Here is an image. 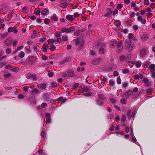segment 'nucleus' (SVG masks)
Wrapping results in <instances>:
<instances>
[{
	"label": "nucleus",
	"instance_id": "f257e3e1",
	"mask_svg": "<svg viewBox=\"0 0 155 155\" xmlns=\"http://www.w3.org/2000/svg\"><path fill=\"white\" fill-rule=\"evenodd\" d=\"M134 47V45L132 44L131 40H126L125 43V48L126 50L130 51L132 50Z\"/></svg>",
	"mask_w": 155,
	"mask_h": 155
},
{
	"label": "nucleus",
	"instance_id": "f03ea898",
	"mask_svg": "<svg viewBox=\"0 0 155 155\" xmlns=\"http://www.w3.org/2000/svg\"><path fill=\"white\" fill-rule=\"evenodd\" d=\"M74 30V28L73 27H71L68 28L63 29H62L61 33L66 32V33H70L73 31Z\"/></svg>",
	"mask_w": 155,
	"mask_h": 155
},
{
	"label": "nucleus",
	"instance_id": "7ed1b4c3",
	"mask_svg": "<svg viewBox=\"0 0 155 155\" xmlns=\"http://www.w3.org/2000/svg\"><path fill=\"white\" fill-rule=\"evenodd\" d=\"M84 40L83 38H78L76 40V45H79L80 48H81L84 45Z\"/></svg>",
	"mask_w": 155,
	"mask_h": 155
},
{
	"label": "nucleus",
	"instance_id": "20e7f679",
	"mask_svg": "<svg viewBox=\"0 0 155 155\" xmlns=\"http://www.w3.org/2000/svg\"><path fill=\"white\" fill-rule=\"evenodd\" d=\"M123 44V42L122 41H120L117 43V51L118 53H120L122 50L123 47L122 46Z\"/></svg>",
	"mask_w": 155,
	"mask_h": 155
},
{
	"label": "nucleus",
	"instance_id": "39448f33",
	"mask_svg": "<svg viewBox=\"0 0 155 155\" xmlns=\"http://www.w3.org/2000/svg\"><path fill=\"white\" fill-rule=\"evenodd\" d=\"M64 75H66L67 77H72L74 76V72L72 70H69L67 73H65L63 74Z\"/></svg>",
	"mask_w": 155,
	"mask_h": 155
},
{
	"label": "nucleus",
	"instance_id": "423d86ee",
	"mask_svg": "<svg viewBox=\"0 0 155 155\" xmlns=\"http://www.w3.org/2000/svg\"><path fill=\"white\" fill-rule=\"evenodd\" d=\"M60 40L59 38H57V39H50L48 40V42L49 44H56L58 42H59Z\"/></svg>",
	"mask_w": 155,
	"mask_h": 155
},
{
	"label": "nucleus",
	"instance_id": "0eeeda50",
	"mask_svg": "<svg viewBox=\"0 0 155 155\" xmlns=\"http://www.w3.org/2000/svg\"><path fill=\"white\" fill-rule=\"evenodd\" d=\"M130 132H131L130 133V135L131 137H132V139L133 141V142H134V143H135V142L136 141V139L134 136V134H133V129H132V128L131 127H130Z\"/></svg>",
	"mask_w": 155,
	"mask_h": 155
},
{
	"label": "nucleus",
	"instance_id": "6e6552de",
	"mask_svg": "<svg viewBox=\"0 0 155 155\" xmlns=\"http://www.w3.org/2000/svg\"><path fill=\"white\" fill-rule=\"evenodd\" d=\"M66 18L68 21H73L74 19L73 15H68L66 16Z\"/></svg>",
	"mask_w": 155,
	"mask_h": 155
},
{
	"label": "nucleus",
	"instance_id": "1a4fd4ad",
	"mask_svg": "<svg viewBox=\"0 0 155 155\" xmlns=\"http://www.w3.org/2000/svg\"><path fill=\"white\" fill-rule=\"evenodd\" d=\"M28 62L31 64H32L35 61L36 58L32 56L30 57L28 59Z\"/></svg>",
	"mask_w": 155,
	"mask_h": 155
},
{
	"label": "nucleus",
	"instance_id": "9d476101",
	"mask_svg": "<svg viewBox=\"0 0 155 155\" xmlns=\"http://www.w3.org/2000/svg\"><path fill=\"white\" fill-rule=\"evenodd\" d=\"M43 99L46 101H48L49 100V95L47 93H45L43 94Z\"/></svg>",
	"mask_w": 155,
	"mask_h": 155
},
{
	"label": "nucleus",
	"instance_id": "9b49d317",
	"mask_svg": "<svg viewBox=\"0 0 155 155\" xmlns=\"http://www.w3.org/2000/svg\"><path fill=\"white\" fill-rule=\"evenodd\" d=\"M117 44V42L115 41H111L110 44V47L111 48H114Z\"/></svg>",
	"mask_w": 155,
	"mask_h": 155
},
{
	"label": "nucleus",
	"instance_id": "f8f14e48",
	"mask_svg": "<svg viewBox=\"0 0 155 155\" xmlns=\"http://www.w3.org/2000/svg\"><path fill=\"white\" fill-rule=\"evenodd\" d=\"M127 116L129 118L133 117L135 115V113L134 112H132L131 113V111L130 110H129L128 111L127 113Z\"/></svg>",
	"mask_w": 155,
	"mask_h": 155
},
{
	"label": "nucleus",
	"instance_id": "ddd939ff",
	"mask_svg": "<svg viewBox=\"0 0 155 155\" xmlns=\"http://www.w3.org/2000/svg\"><path fill=\"white\" fill-rule=\"evenodd\" d=\"M147 50L145 48H143L141 50L140 52V54L141 56H144L146 54Z\"/></svg>",
	"mask_w": 155,
	"mask_h": 155
},
{
	"label": "nucleus",
	"instance_id": "4468645a",
	"mask_svg": "<svg viewBox=\"0 0 155 155\" xmlns=\"http://www.w3.org/2000/svg\"><path fill=\"white\" fill-rule=\"evenodd\" d=\"M38 87L41 89H44L46 87V85L44 84H41L38 85Z\"/></svg>",
	"mask_w": 155,
	"mask_h": 155
},
{
	"label": "nucleus",
	"instance_id": "2eb2a0df",
	"mask_svg": "<svg viewBox=\"0 0 155 155\" xmlns=\"http://www.w3.org/2000/svg\"><path fill=\"white\" fill-rule=\"evenodd\" d=\"M149 68L151 72H153L155 71V65L154 64H151L149 66Z\"/></svg>",
	"mask_w": 155,
	"mask_h": 155
},
{
	"label": "nucleus",
	"instance_id": "dca6fc26",
	"mask_svg": "<svg viewBox=\"0 0 155 155\" xmlns=\"http://www.w3.org/2000/svg\"><path fill=\"white\" fill-rule=\"evenodd\" d=\"M112 12V11L110 9H108L107 10V12L104 15L105 17L109 16Z\"/></svg>",
	"mask_w": 155,
	"mask_h": 155
},
{
	"label": "nucleus",
	"instance_id": "f3484780",
	"mask_svg": "<svg viewBox=\"0 0 155 155\" xmlns=\"http://www.w3.org/2000/svg\"><path fill=\"white\" fill-rule=\"evenodd\" d=\"M42 48L43 51L46 52L47 51V50L49 48V46L47 45L44 44L43 45Z\"/></svg>",
	"mask_w": 155,
	"mask_h": 155
},
{
	"label": "nucleus",
	"instance_id": "a211bd4d",
	"mask_svg": "<svg viewBox=\"0 0 155 155\" xmlns=\"http://www.w3.org/2000/svg\"><path fill=\"white\" fill-rule=\"evenodd\" d=\"M48 14V10L46 9H44L41 12V14L44 15H47Z\"/></svg>",
	"mask_w": 155,
	"mask_h": 155
},
{
	"label": "nucleus",
	"instance_id": "6ab92c4d",
	"mask_svg": "<svg viewBox=\"0 0 155 155\" xmlns=\"http://www.w3.org/2000/svg\"><path fill=\"white\" fill-rule=\"evenodd\" d=\"M68 6V3L67 2H64L63 3H61L60 4V6L62 8H65Z\"/></svg>",
	"mask_w": 155,
	"mask_h": 155
},
{
	"label": "nucleus",
	"instance_id": "aec40b11",
	"mask_svg": "<svg viewBox=\"0 0 155 155\" xmlns=\"http://www.w3.org/2000/svg\"><path fill=\"white\" fill-rule=\"evenodd\" d=\"M98 97L102 100H106V97L103 94H98Z\"/></svg>",
	"mask_w": 155,
	"mask_h": 155
},
{
	"label": "nucleus",
	"instance_id": "412c9836",
	"mask_svg": "<svg viewBox=\"0 0 155 155\" xmlns=\"http://www.w3.org/2000/svg\"><path fill=\"white\" fill-rule=\"evenodd\" d=\"M58 101H62V103H64L66 101L67 99L63 97H60L58 98Z\"/></svg>",
	"mask_w": 155,
	"mask_h": 155
},
{
	"label": "nucleus",
	"instance_id": "4be33fe9",
	"mask_svg": "<svg viewBox=\"0 0 155 155\" xmlns=\"http://www.w3.org/2000/svg\"><path fill=\"white\" fill-rule=\"evenodd\" d=\"M100 61V59H97L94 60L92 61V64L94 65L97 64Z\"/></svg>",
	"mask_w": 155,
	"mask_h": 155
},
{
	"label": "nucleus",
	"instance_id": "5701e85b",
	"mask_svg": "<svg viewBox=\"0 0 155 155\" xmlns=\"http://www.w3.org/2000/svg\"><path fill=\"white\" fill-rule=\"evenodd\" d=\"M55 37L57 38H59V40L60 39V37L61 36V32H56L55 34Z\"/></svg>",
	"mask_w": 155,
	"mask_h": 155
},
{
	"label": "nucleus",
	"instance_id": "b1692460",
	"mask_svg": "<svg viewBox=\"0 0 155 155\" xmlns=\"http://www.w3.org/2000/svg\"><path fill=\"white\" fill-rule=\"evenodd\" d=\"M133 94V92L132 91H128L126 93L125 95L126 96H129L132 95Z\"/></svg>",
	"mask_w": 155,
	"mask_h": 155
},
{
	"label": "nucleus",
	"instance_id": "393cba45",
	"mask_svg": "<svg viewBox=\"0 0 155 155\" xmlns=\"http://www.w3.org/2000/svg\"><path fill=\"white\" fill-rule=\"evenodd\" d=\"M25 55V54L24 52L22 51H21L18 54L19 57L20 58H23Z\"/></svg>",
	"mask_w": 155,
	"mask_h": 155
},
{
	"label": "nucleus",
	"instance_id": "a878e982",
	"mask_svg": "<svg viewBox=\"0 0 155 155\" xmlns=\"http://www.w3.org/2000/svg\"><path fill=\"white\" fill-rule=\"evenodd\" d=\"M51 19L52 20L56 21H58V18L56 17L55 15H54L53 16L51 17Z\"/></svg>",
	"mask_w": 155,
	"mask_h": 155
},
{
	"label": "nucleus",
	"instance_id": "bb28decb",
	"mask_svg": "<svg viewBox=\"0 0 155 155\" xmlns=\"http://www.w3.org/2000/svg\"><path fill=\"white\" fill-rule=\"evenodd\" d=\"M89 90V88L86 87H84L83 88L82 93H83L84 92H87Z\"/></svg>",
	"mask_w": 155,
	"mask_h": 155
},
{
	"label": "nucleus",
	"instance_id": "cd10ccee",
	"mask_svg": "<svg viewBox=\"0 0 155 155\" xmlns=\"http://www.w3.org/2000/svg\"><path fill=\"white\" fill-rule=\"evenodd\" d=\"M152 92V90L151 88H149L146 91V92L148 95L150 94Z\"/></svg>",
	"mask_w": 155,
	"mask_h": 155
},
{
	"label": "nucleus",
	"instance_id": "c85d7f7f",
	"mask_svg": "<svg viewBox=\"0 0 155 155\" xmlns=\"http://www.w3.org/2000/svg\"><path fill=\"white\" fill-rule=\"evenodd\" d=\"M141 62L140 61L137 62L135 64L136 67L137 68L140 67L141 66Z\"/></svg>",
	"mask_w": 155,
	"mask_h": 155
},
{
	"label": "nucleus",
	"instance_id": "c756f323",
	"mask_svg": "<svg viewBox=\"0 0 155 155\" xmlns=\"http://www.w3.org/2000/svg\"><path fill=\"white\" fill-rule=\"evenodd\" d=\"M115 24L116 26H118L121 25L120 22L119 20H116L115 21Z\"/></svg>",
	"mask_w": 155,
	"mask_h": 155
},
{
	"label": "nucleus",
	"instance_id": "7c9ffc66",
	"mask_svg": "<svg viewBox=\"0 0 155 155\" xmlns=\"http://www.w3.org/2000/svg\"><path fill=\"white\" fill-rule=\"evenodd\" d=\"M68 40V37L66 35H63L62 37V40L64 41H66Z\"/></svg>",
	"mask_w": 155,
	"mask_h": 155
},
{
	"label": "nucleus",
	"instance_id": "2f4dec72",
	"mask_svg": "<svg viewBox=\"0 0 155 155\" xmlns=\"http://www.w3.org/2000/svg\"><path fill=\"white\" fill-rule=\"evenodd\" d=\"M5 43L7 45H9L11 44V42L9 39H7L5 41Z\"/></svg>",
	"mask_w": 155,
	"mask_h": 155
},
{
	"label": "nucleus",
	"instance_id": "473e14b6",
	"mask_svg": "<svg viewBox=\"0 0 155 155\" xmlns=\"http://www.w3.org/2000/svg\"><path fill=\"white\" fill-rule=\"evenodd\" d=\"M97 104L99 106L102 105L103 104L102 101L99 100L97 101Z\"/></svg>",
	"mask_w": 155,
	"mask_h": 155
},
{
	"label": "nucleus",
	"instance_id": "72a5a7b5",
	"mask_svg": "<svg viewBox=\"0 0 155 155\" xmlns=\"http://www.w3.org/2000/svg\"><path fill=\"white\" fill-rule=\"evenodd\" d=\"M55 49V46L53 45V44H52L50 46V49L52 51H54V50Z\"/></svg>",
	"mask_w": 155,
	"mask_h": 155
},
{
	"label": "nucleus",
	"instance_id": "f704fd0d",
	"mask_svg": "<svg viewBox=\"0 0 155 155\" xmlns=\"http://www.w3.org/2000/svg\"><path fill=\"white\" fill-rule=\"evenodd\" d=\"M80 14L78 12H75L74 14V16L75 18L79 17Z\"/></svg>",
	"mask_w": 155,
	"mask_h": 155
},
{
	"label": "nucleus",
	"instance_id": "c9c22d12",
	"mask_svg": "<svg viewBox=\"0 0 155 155\" xmlns=\"http://www.w3.org/2000/svg\"><path fill=\"white\" fill-rule=\"evenodd\" d=\"M38 153H39L41 155H43V150L41 149H39L38 152L35 153V154H37Z\"/></svg>",
	"mask_w": 155,
	"mask_h": 155
},
{
	"label": "nucleus",
	"instance_id": "e433bc0d",
	"mask_svg": "<svg viewBox=\"0 0 155 155\" xmlns=\"http://www.w3.org/2000/svg\"><path fill=\"white\" fill-rule=\"evenodd\" d=\"M121 79L120 77H118L117 80V82L118 84H120L121 83Z\"/></svg>",
	"mask_w": 155,
	"mask_h": 155
},
{
	"label": "nucleus",
	"instance_id": "4c0bfd02",
	"mask_svg": "<svg viewBox=\"0 0 155 155\" xmlns=\"http://www.w3.org/2000/svg\"><path fill=\"white\" fill-rule=\"evenodd\" d=\"M133 37H134V35L132 33H130L129 34L128 38L130 40L131 39L133 38Z\"/></svg>",
	"mask_w": 155,
	"mask_h": 155
},
{
	"label": "nucleus",
	"instance_id": "58836bf2",
	"mask_svg": "<svg viewBox=\"0 0 155 155\" xmlns=\"http://www.w3.org/2000/svg\"><path fill=\"white\" fill-rule=\"evenodd\" d=\"M115 82L112 81H109V84L110 86H114Z\"/></svg>",
	"mask_w": 155,
	"mask_h": 155
},
{
	"label": "nucleus",
	"instance_id": "ea45409f",
	"mask_svg": "<svg viewBox=\"0 0 155 155\" xmlns=\"http://www.w3.org/2000/svg\"><path fill=\"white\" fill-rule=\"evenodd\" d=\"M126 120V117L125 115H123L121 119V121L122 122H124Z\"/></svg>",
	"mask_w": 155,
	"mask_h": 155
},
{
	"label": "nucleus",
	"instance_id": "a19ab883",
	"mask_svg": "<svg viewBox=\"0 0 155 155\" xmlns=\"http://www.w3.org/2000/svg\"><path fill=\"white\" fill-rule=\"evenodd\" d=\"M107 82V79L104 77L102 80V82L104 84H105Z\"/></svg>",
	"mask_w": 155,
	"mask_h": 155
},
{
	"label": "nucleus",
	"instance_id": "79ce46f5",
	"mask_svg": "<svg viewBox=\"0 0 155 155\" xmlns=\"http://www.w3.org/2000/svg\"><path fill=\"white\" fill-rule=\"evenodd\" d=\"M120 59L121 61H124L126 59V57L124 56H122L120 57Z\"/></svg>",
	"mask_w": 155,
	"mask_h": 155
},
{
	"label": "nucleus",
	"instance_id": "37998d69",
	"mask_svg": "<svg viewBox=\"0 0 155 155\" xmlns=\"http://www.w3.org/2000/svg\"><path fill=\"white\" fill-rule=\"evenodd\" d=\"M39 47L37 45L34 47V49L36 51H39Z\"/></svg>",
	"mask_w": 155,
	"mask_h": 155
},
{
	"label": "nucleus",
	"instance_id": "c03bdc74",
	"mask_svg": "<svg viewBox=\"0 0 155 155\" xmlns=\"http://www.w3.org/2000/svg\"><path fill=\"white\" fill-rule=\"evenodd\" d=\"M57 84L55 82L51 83V86L52 87H55L57 86Z\"/></svg>",
	"mask_w": 155,
	"mask_h": 155
},
{
	"label": "nucleus",
	"instance_id": "a18cd8bd",
	"mask_svg": "<svg viewBox=\"0 0 155 155\" xmlns=\"http://www.w3.org/2000/svg\"><path fill=\"white\" fill-rule=\"evenodd\" d=\"M144 4L146 5H148L149 4V1L148 0H144Z\"/></svg>",
	"mask_w": 155,
	"mask_h": 155
},
{
	"label": "nucleus",
	"instance_id": "49530a36",
	"mask_svg": "<svg viewBox=\"0 0 155 155\" xmlns=\"http://www.w3.org/2000/svg\"><path fill=\"white\" fill-rule=\"evenodd\" d=\"M110 101H111L112 103L114 104H115L116 103V101L115 99H113V98H110Z\"/></svg>",
	"mask_w": 155,
	"mask_h": 155
},
{
	"label": "nucleus",
	"instance_id": "de8ad7c7",
	"mask_svg": "<svg viewBox=\"0 0 155 155\" xmlns=\"http://www.w3.org/2000/svg\"><path fill=\"white\" fill-rule=\"evenodd\" d=\"M14 28L12 27H10L8 29V31L9 32H13V31Z\"/></svg>",
	"mask_w": 155,
	"mask_h": 155
},
{
	"label": "nucleus",
	"instance_id": "09e8293b",
	"mask_svg": "<svg viewBox=\"0 0 155 155\" xmlns=\"http://www.w3.org/2000/svg\"><path fill=\"white\" fill-rule=\"evenodd\" d=\"M50 20L49 19L46 18L45 19L44 23L46 24H48L49 23Z\"/></svg>",
	"mask_w": 155,
	"mask_h": 155
},
{
	"label": "nucleus",
	"instance_id": "8fccbe9b",
	"mask_svg": "<svg viewBox=\"0 0 155 155\" xmlns=\"http://www.w3.org/2000/svg\"><path fill=\"white\" fill-rule=\"evenodd\" d=\"M45 117L46 119H48L51 118L50 115L48 113H47L45 114Z\"/></svg>",
	"mask_w": 155,
	"mask_h": 155
},
{
	"label": "nucleus",
	"instance_id": "3c124183",
	"mask_svg": "<svg viewBox=\"0 0 155 155\" xmlns=\"http://www.w3.org/2000/svg\"><path fill=\"white\" fill-rule=\"evenodd\" d=\"M33 93H38V90L36 88H34L32 91Z\"/></svg>",
	"mask_w": 155,
	"mask_h": 155
},
{
	"label": "nucleus",
	"instance_id": "603ef678",
	"mask_svg": "<svg viewBox=\"0 0 155 155\" xmlns=\"http://www.w3.org/2000/svg\"><path fill=\"white\" fill-rule=\"evenodd\" d=\"M143 81L144 83L146 84L148 82V80L147 78H145L143 79Z\"/></svg>",
	"mask_w": 155,
	"mask_h": 155
},
{
	"label": "nucleus",
	"instance_id": "864d4df0",
	"mask_svg": "<svg viewBox=\"0 0 155 155\" xmlns=\"http://www.w3.org/2000/svg\"><path fill=\"white\" fill-rule=\"evenodd\" d=\"M104 52V49L103 48H101L100 49L99 52L100 53L103 54Z\"/></svg>",
	"mask_w": 155,
	"mask_h": 155
},
{
	"label": "nucleus",
	"instance_id": "5fc2aeb1",
	"mask_svg": "<svg viewBox=\"0 0 155 155\" xmlns=\"http://www.w3.org/2000/svg\"><path fill=\"white\" fill-rule=\"evenodd\" d=\"M11 51V49L10 48H8L6 49V52L7 54H9Z\"/></svg>",
	"mask_w": 155,
	"mask_h": 155
},
{
	"label": "nucleus",
	"instance_id": "6e6d98bb",
	"mask_svg": "<svg viewBox=\"0 0 155 155\" xmlns=\"http://www.w3.org/2000/svg\"><path fill=\"white\" fill-rule=\"evenodd\" d=\"M150 7L152 8H155V4L154 3H152L150 4Z\"/></svg>",
	"mask_w": 155,
	"mask_h": 155
},
{
	"label": "nucleus",
	"instance_id": "4d7b16f0",
	"mask_svg": "<svg viewBox=\"0 0 155 155\" xmlns=\"http://www.w3.org/2000/svg\"><path fill=\"white\" fill-rule=\"evenodd\" d=\"M11 76L10 74L9 73H8V74H6L4 75V77L5 78H7L8 77H9Z\"/></svg>",
	"mask_w": 155,
	"mask_h": 155
},
{
	"label": "nucleus",
	"instance_id": "13d9d810",
	"mask_svg": "<svg viewBox=\"0 0 155 155\" xmlns=\"http://www.w3.org/2000/svg\"><path fill=\"white\" fill-rule=\"evenodd\" d=\"M53 73L51 72H50L48 71V75L49 77H52L53 75Z\"/></svg>",
	"mask_w": 155,
	"mask_h": 155
},
{
	"label": "nucleus",
	"instance_id": "bf43d9fd",
	"mask_svg": "<svg viewBox=\"0 0 155 155\" xmlns=\"http://www.w3.org/2000/svg\"><path fill=\"white\" fill-rule=\"evenodd\" d=\"M133 28L136 31L138 29V27L137 25H135L133 26Z\"/></svg>",
	"mask_w": 155,
	"mask_h": 155
},
{
	"label": "nucleus",
	"instance_id": "052dcab7",
	"mask_svg": "<svg viewBox=\"0 0 155 155\" xmlns=\"http://www.w3.org/2000/svg\"><path fill=\"white\" fill-rule=\"evenodd\" d=\"M40 11L39 9L36 10L35 14L36 15H38L40 14Z\"/></svg>",
	"mask_w": 155,
	"mask_h": 155
},
{
	"label": "nucleus",
	"instance_id": "680f3d73",
	"mask_svg": "<svg viewBox=\"0 0 155 155\" xmlns=\"http://www.w3.org/2000/svg\"><path fill=\"white\" fill-rule=\"evenodd\" d=\"M121 102L123 104H125L126 103V101L125 100L123 99L121 100Z\"/></svg>",
	"mask_w": 155,
	"mask_h": 155
},
{
	"label": "nucleus",
	"instance_id": "e2e57ef3",
	"mask_svg": "<svg viewBox=\"0 0 155 155\" xmlns=\"http://www.w3.org/2000/svg\"><path fill=\"white\" fill-rule=\"evenodd\" d=\"M128 72V70L127 69H124L123 71V73L124 74H126Z\"/></svg>",
	"mask_w": 155,
	"mask_h": 155
},
{
	"label": "nucleus",
	"instance_id": "0e129e2a",
	"mask_svg": "<svg viewBox=\"0 0 155 155\" xmlns=\"http://www.w3.org/2000/svg\"><path fill=\"white\" fill-rule=\"evenodd\" d=\"M79 85V84L78 83H76L75 84L73 88L75 89L77 88Z\"/></svg>",
	"mask_w": 155,
	"mask_h": 155
},
{
	"label": "nucleus",
	"instance_id": "69168bd1",
	"mask_svg": "<svg viewBox=\"0 0 155 155\" xmlns=\"http://www.w3.org/2000/svg\"><path fill=\"white\" fill-rule=\"evenodd\" d=\"M45 136V132L44 131H42L41 134L42 137H44Z\"/></svg>",
	"mask_w": 155,
	"mask_h": 155
},
{
	"label": "nucleus",
	"instance_id": "338daca9",
	"mask_svg": "<svg viewBox=\"0 0 155 155\" xmlns=\"http://www.w3.org/2000/svg\"><path fill=\"white\" fill-rule=\"evenodd\" d=\"M47 105V104L46 103H43L41 104V106L42 107L44 108L46 107Z\"/></svg>",
	"mask_w": 155,
	"mask_h": 155
},
{
	"label": "nucleus",
	"instance_id": "774afa93",
	"mask_svg": "<svg viewBox=\"0 0 155 155\" xmlns=\"http://www.w3.org/2000/svg\"><path fill=\"white\" fill-rule=\"evenodd\" d=\"M130 130V128L128 127L127 126L126 127L125 131L127 133H128Z\"/></svg>",
	"mask_w": 155,
	"mask_h": 155
}]
</instances>
